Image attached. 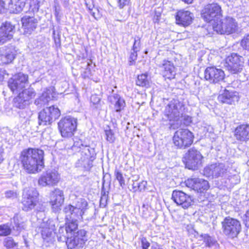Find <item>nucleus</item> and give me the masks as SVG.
Here are the masks:
<instances>
[{"label":"nucleus","instance_id":"f257e3e1","mask_svg":"<svg viewBox=\"0 0 249 249\" xmlns=\"http://www.w3.org/2000/svg\"><path fill=\"white\" fill-rule=\"evenodd\" d=\"M20 159L24 169L29 173H35L44 166V151L39 149L24 150Z\"/></svg>","mask_w":249,"mask_h":249},{"label":"nucleus","instance_id":"f03ea898","mask_svg":"<svg viewBox=\"0 0 249 249\" xmlns=\"http://www.w3.org/2000/svg\"><path fill=\"white\" fill-rule=\"evenodd\" d=\"M221 224L223 234L231 238L236 237L241 231L240 222L230 216L225 217Z\"/></svg>","mask_w":249,"mask_h":249},{"label":"nucleus","instance_id":"7ed1b4c3","mask_svg":"<svg viewBox=\"0 0 249 249\" xmlns=\"http://www.w3.org/2000/svg\"><path fill=\"white\" fill-rule=\"evenodd\" d=\"M88 205L87 201L85 199L81 198L77 199L72 205L66 206L63 211L67 217L82 218Z\"/></svg>","mask_w":249,"mask_h":249},{"label":"nucleus","instance_id":"20e7f679","mask_svg":"<svg viewBox=\"0 0 249 249\" xmlns=\"http://www.w3.org/2000/svg\"><path fill=\"white\" fill-rule=\"evenodd\" d=\"M201 18L207 22H217L222 17L221 7L217 3L206 5L201 12Z\"/></svg>","mask_w":249,"mask_h":249},{"label":"nucleus","instance_id":"39448f33","mask_svg":"<svg viewBox=\"0 0 249 249\" xmlns=\"http://www.w3.org/2000/svg\"><path fill=\"white\" fill-rule=\"evenodd\" d=\"M62 136L69 138L73 135V132L77 127V119L71 116H68L61 119L58 124Z\"/></svg>","mask_w":249,"mask_h":249},{"label":"nucleus","instance_id":"423d86ee","mask_svg":"<svg viewBox=\"0 0 249 249\" xmlns=\"http://www.w3.org/2000/svg\"><path fill=\"white\" fill-rule=\"evenodd\" d=\"M213 28L217 33L230 34L237 30L238 24L234 18L227 17L222 22L214 23L213 25Z\"/></svg>","mask_w":249,"mask_h":249},{"label":"nucleus","instance_id":"0eeeda50","mask_svg":"<svg viewBox=\"0 0 249 249\" xmlns=\"http://www.w3.org/2000/svg\"><path fill=\"white\" fill-rule=\"evenodd\" d=\"M184 105L177 99H173L166 107L164 115L170 121H178L181 115Z\"/></svg>","mask_w":249,"mask_h":249},{"label":"nucleus","instance_id":"6e6552de","mask_svg":"<svg viewBox=\"0 0 249 249\" xmlns=\"http://www.w3.org/2000/svg\"><path fill=\"white\" fill-rule=\"evenodd\" d=\"M38 193L34 188H28L24 190L22 195V209L29 211L33 209L37 202Z\"/></svg>","mask_w":249,"mask_h":249},{"label":"nucleus","instance_id":"1a4fd4ad","mask_svg":"<svg viewBox=\"0 0 249 249\" xmlns=\"http://www.w3.org/2000/svg\"><path fill=\"white\" fill-rule=\"evenodd\" d=\"M202 159L203 156L199 151L191 148L186 154L183 161L186 167L194 170L197 169L201 165Z\"/></svg>","mask_w":249,"mask_h":249},{"label":"nucleus","instance_id":"9d476101","mask_svg":"<svg viewBox=\"0 0 249 249\" xmlns=\"http://www.w3.org/2000/svg\"><path fill=\"white\" fill-rule=\"evenodd\" d=\"M60 115V111L57 107L53 106L46 107L38 114L39 124H50L58 119Z\"/></svg>","mask_w":249,"mask_h":249},{"label":"nucleus","instance_id":"9b49d317","mask_svg":"<svg viewBox=\"0 0 249 249\" xmlns=\"http://www.w3.org/2000/svg\"><path fill=\"white\" fill-rule=\"evenodd\" d=\"M35 95L36 92L33 89L23 90L14 99V107L18 108H24L30 104V100Z\"/></svg>","mask_w":249,"mask_h":249},{"label":"nucleus","instance_id":"f8f14e48","mask_svg":"<svg viewBox=\"0 0 249 249\" xmlns=\"http://www.w3.org/2000/svg\"><path fill=\"white\" fill-rule=\"evenodd\" d=\"M172 199L177 204L184 209H187L194 205V197L181 191L175 190L172 195Z\"/></svg>","mask_w":249,"mask_h":249},{"label":"nucleus","instance_id":"ddd939ff","mask_svg":"<svg viewBox=\"0 0 249 249\" xmlns=\"http://www.w3.org/2000/svg\"><path fill=\"white\" fill-rule=\"evenodd\" d=\"M244 60L242 56L232 53L226 59V67L233 73L240 72L244 66Z\"/></svg>","mask_w":249,"mask_h":249},{"label":"nucleus","instance_id":"4468645a","mask_svg":"<svg viewBox=\"0 0 249 249\" xmlns=\"http://www.w3.org/2000/svg\"><path fill=\"white\" fill-rule=\"evenodd\" d=\"M227 168L223 163H214L206 167L203 174L207 177L217 178L224 176L227 173Z\"/></svg>","mask_w":249,"mask_h":249},{"label":"nucleus","instance_id":"2eb2a0df","mask_svg":"<svg viewBox=\"0 0 249 249\" xmlns=\"http://www.w3.org/2000/svg\"><path fill=\"white\" fill-rule=\"evenodd\" d=\"M27 75L18 73L8 81V87L13 92H18L25 88L28 83Z\"/></svg>","mask_w":249,"mask_h":249},{"label":"nucleus","instance_id":"dca6fc26","mask_svg":"<svg viewBox=\"0 0 249 249\" xmlns=\"http://www.w3.org/2000/svg\"><path fill=\"white\" fill-rule=\"evenodd\" d=\"M60 179L59 175L55 170H48L39 178L38 182L42 186L55 185Z\"/></svg>","mask_w":249,"mask_h":249},{"label":"nucleus","instance_id":"f3484780","mask_svg":"<svg viewBox=\"0 0 249 249\" xmlns=\"http://www.w3.org/2000/svg\"><path fill=\"white\" fill-rule=\"evenodd\" d=\"M204 77L211 83H216L222 81L225 77V73L220 69L214 67L207 68L204 72Z\"/></svg>","mask_w":249,"mask_h":249},{"label":"nucleus","instance_id":"a211bd4d","mask_svg":"<svg viewBox=\"0 0 249 249\" xmlns=\"http://www.w3.org/2000/svg\"><path fill=\"white\" fill-rule=\"evenodd\" d=\"M15 26L10 22H5L0 27V45L10 41L13 37Z\"/></svg>","mask_w":249,"mask_h":249},{"label":"nucleus","instance_id":"6ab92c4d","mask_svg":"<svg viewBox=\"0 0 249 249\" xmlns=\"http://www.w3.org/2000/svg\"><path fill=\"white\" fill-rule=\"evenodd\" d=\"M186 185L197 192L200 193L207 190L209 187V183L207 180L199 178L188 179L186 181Z\"/></svg>","mask_w":249,"mask_h":249},{"label":"nucleus","instance_id":"aec40b11","mask_svg":"<svg viewBox=\"0 0 249 249\" xmlns=\"http://www.w3.org/2000/svg\"><path fill=\"white\" fill-rule=\"evenodd\" d=\"M41 235L43 239L47 242L52 241L53 238L55 225L53 221L48 220L41 225Z\"/></svg>","mask_w":249,"mask_h":249},{"label":"nucleus","instance_id":"412c9836","mask_svg":"<svg viewBox=\"0 0 249 249\" xmlns=\"http://www.w3.org/2000/svg\"><path fill=\"white\" fill-rule=\"evenodd\" d=\"M193 18V14L189 11L180 10L176 13V20L177 23L183 26H187L191 24Z\"/></svg>","mask_w":249,"mask_h":249},{"label":"nucleus","instance_id":"4be33fe9","mask_svg":"<svg viewBox=\"0 0 249 249\" xmlns=\"http://www.w3.org/2000/svg\"><path fill=\"white\" fill-rule=\"evenodd\" d=\"M218 100L222 103L232 105L239 101V97L237 92L225 89L223 93L218 96Z\"/></svg>","mask_w":249,"mask_h":249},{"label":"nucleus","instance_id":"5701e85b","mask_svg":"<svg viewBox=\"0 0 249 249\" xmlns=\"http://www.w3.org/2000/svg\"><path fill=\"white\" fill-rule=\"evenodd\" d=\"M159 67L162 69L163 76L165 78L170 79L174 78L176 75L175 67L172 62L163 60L159 64Z\"/></svg>","mask_w":249,"mask_h":249},{"label":"nucleus","instance_id":"b1692460","mask_svg":"<svg viewBox=\"0 0 249 249\" xmlns=\"http://www.w3.org/2000/svg\"><path fill=\"white\" fill-rule=\"evenodd\" d=\"M53 198L50 203L52 206V209L54 212L60 210V207L64 202V197L63 192L59 189H56L53 192Z\"/></svg>","mask_w":249,"mask_h":249},{"label":"nucleus","instance_id":"393cba45","mask_svg":"<svg viewBox=\"0 0 249 249\" xmlns=\"http://www.w3.org/2000/svg\"><path fill=\"white\" fill-rule=\"evenodd\" d=\"M15 56L13 49L3 47L0 48V60L3 64H9L12 62Z\"/></svg>","mask_w":249,"mask_h":249},{"label":"nucleus","instance_id":"a878e982","mask_svg":"<svg viewBox=\"0 0 249 249\" xmlns=\"http://www.w3.org/2000/svg\"><path fill=\"white\" fill-rule=\"evenodd\" d=\"M21 22L25 32L30 34L36 28L37 20L33 17L25 16L21 18Z\"/></svg>","mask_w":249,"mask_h":249},{"label":"nucleus","instance_id":"bb28decb","mask_svg":"<svg viewBox=\"0 0 249 249\" xmlns=\"http://www.w3.org/2000/svg\"><path fill=\"white\" fill-rule=\"evenodd\" d=\"M110 103L114 105V109L116 112H120L125 106V102L123 98L118 94H114L108 97Z\"/></svg>","mask_w":249,"mask_h":249},{"label":"nucleus","instance_id":"cd10ccee","mask_svg":"<svg viewBox=\"0 0 249 249\" xmlns=\"http://www.w3.org/2000/svg\"><path fill=\"white\" fill-rule=\"evenodd\" d=\"M235 136L239 140H249V125L243 124L238 126L235 129Z\"/></svg>","mask_w":249,"mask_h":249},{"label":"nucleus","instance_id":"c85d7f7f","mask_svg":"<svg viewBox=\"0 0 249 249\" xmlns=\"http://www.w3.org/2000/svg\"><path fill=\"white\" fill-rule=\"evenodd\" d=\"M81 218L67 217L66 215V222L65 228L70 235H72L78 229V219Z\"/></svg>","mask_w":249,"mask_h":249},{"label":"nucleus","instance_id":"c756f323","mask_svg":"<svg viewBox=\"0 0 249 249\" xmlns=\"http://www.w3.org/2000/svg\"><path fill=\"white\" fill-rule=\"evenodd\" d=\"M26 0H10L9 8L13 13H19L25 6Z\"/></svg>","mask_w":249,"mask_h":249},{"label":"nucleus","instance_id":"7c9ffc66","mask_svg":"<svg viewBox=\"0 0 249 249\" xmlns=\"http://www.w3.org/2000/svg\"><path fill=\"white\" fill-rule=\"evenodd\" d=\"M66 243L69 249H81L85 244L84 240L73 236L70 237Z\"/></svg>","mask_w":249,"mask_h":249},{"label":"nucleus","instance_id":"2f4dec72","mask_svg":"<svg viewBox=\"0 0 249 249\" xmlns=\"http://www.w3.org/2000/svg\"><path fill=\"white\" fill-rule=\"evenodd\" d=\"M136 83L137 86L148 88L150 86L151 81L150 77L145 73L138 75Z\"/></svg>","mask_w":249,"mask_h":249},{"label":"nucleus","instance_id":"473e14b6","mask_svg":"<svg viewBox=\"0 0 249 249\" xmlns=\"http://www.w3.org/2000/svg\"><path fill=\"white\" fill-rule=\"evenodd\" d=\"M177 137L180 140H193L194 136L193 133L188 129H179L176 132L174 138Z\"/></svg>","mask_w":249,"mask_h":249},{"label":"nucleus","instance_id":"72a5a7b5","mask_svg":"<svg viewBox=\"0 0 249 249\" xmlns=\"http://www.w3.org/2000/svg\"><path fill=\"white\" fill-rule=\"evenodd\" d=\"M50 91L49 90L44 91L42 95L35 101V104L40 107L47 104L51 100Z\"/></svg>","mask_w":249,"mask_h":249},{"label":"nucleus","instance_id":"f704fd0d","mask_svg":"<svg viewBox=\"0 0 249 249\" xmlns=\"http://www.w3.org/2000/svg\"><path fill=\"white\" fill-rule=\"evenodd\" d=\"M25 224L22 218L18 215H15L13 218V228L14 230L19 232L24 229Z\"/></svg>","mask_w":249,"mask_h":249},{"label":"nucleus","instance_id":"c9c22d12","mask_svg":"<svg viewBox=\"0 0 249 249\" xmlns=\"http://www.w3.org/2000/svg\"><path fill=\"white\" fill-rule=\"evenodd\" d=\"M70 234L69 233L65 227H61L59 228L57 233L58 240L60 242H66L70 238Z\"/></svg>","mask_w":249,"mask_h":249},{"label":"nucleus","instance_id":"e433bc0d","mask_svg":"<svg viewBox=\"0 0 249 249\" xmlns=\"http://www.w3.org/2000/svg\"><path fill=\"white\" fill-rule=\"evenodd\" d=\"M201 237L206 247L209 248L216 247L218 245L216 240L213 237L209 236L208 234H205L201 235Z\"/></svg>","mask_w":249,"mask_h":249},{"label":"nucleus","instance_id":"4c0bfd02","mask_svg":"<svg viewBox=\"0 0 249 249\" xmlns=\"http://www.w3.org/2000/svg\"><path fill=\"white\" fill-rule=\"evenodd\" d=\"M172 143L174 144L177 148H185L189 147L192 144L193 141H172Z\"/></svg>","mask_w":249,"mask_h":249},{"label":"nucleus","instance_id":"58836bf2","mask_svg":"<svg viewBox=\"0 0 249 249\" xmlns=\"http://www.w3.org/2000/svg\"><path fill=\"white\" fill-rule=\"evenodd\" d=\"M87 233L86 231L82 229L77 231V232H75L72 235L75 238H78L84 240V242L86 243V242L88 240Z\"/></svg>","mask_w":249,"mask_h":249},{"label":"nucleus","instance_id":"ea45409f","mask_svg":"<svg viewBox=\"0 0 249 249\" xmlns=\"http://www.w3.org/2000/svg\"><path fill=\"white\" fill-rule=\"evenodd\" d=\"M78 162L86 170H89L92 166V161L88 158H84L83 159L81 158L78 160Z\"/></svg>","mask_w":249,"mask_h":249},{"label":"nucleus","instance_id":"a19ab883","mask_svg":"<svg viewBox=\"0 0 249 249\" xmlns=\"http://www.w3.org/2000/svg\"><path fill=\"white\" fill-rule=\"evenodd\" d=\"M11 229L7 224L0 225V236H7L11 233Z\"/></svg>","mask_w":249,"mask_h":249},{"label":"nucleus","instance_id":"79ce46f5","mask_svg":"<svg viewBox=\"0 0 249 249\" xmlns=\"http://www.w3.org/2000/svg\"><path fill=\"white\" fill-rule=\"evenodd\" d=\"M104 131L107 140H112L115 139V133L113 131L110 129L109 126H107L105 128Z\"/></svg>","mask_w":249,"mask_h":249},{"label":"nucleus","instance_id":"37998d69","mask_svg":"<svg viewBox=\"0 0 249 249\" xmlns=\"http://www.w3.org/2000/svg\"><path fill=\"white\" fill-rule=\"evenodd\" d=\"M83 141H74L73 145L72 146V150L75 151H79L81 149H83L84 147H87V145H84L82 143Z\"/></svg>","mask_w":249,"mask_h":249},{"label":"nucleus","instance_id":"c03bdc74","mask_svg":"<svg viewBox=\"0 0 249 249\" xmlns=\"http://www.w3.org/2000/svg\"><path fill=\"white\" fill-rule=\"evenodd\" d=\"M4 246L7 248H14L16 246L17 244L12 237H7L4 239L3 242Z\"/></svg>","mask_w":249,"mask_h":249},{"label":"nucleus","instance_id":"a18cd8bd","mask_svg":"<svg viewBox=\"0 0 249 249\" xmlns=\"http://www.w3.org/2000/svg\"><path fill=\"white\" fill-rule=\"evenodd\" d=\"M114 174L116 178L119 182L120 186L123 187L125 185V181L122 174L117 170L115 171Z\"/></svg>","mask_w":249,"mask_h":249},{"label":"nucleus","instance_id":"49530a36","mask_svg":"<svg viewBox=\"0 0 249 249\" xmlns=\"http://www.w3.org/2000/svg\"><path fill=\"white\" fill-rule=\"evenodd\" d=\"M90 101L93 105H96L95 107L96 108L98 107V105L101 101L100 98L98 96H97L96 95H92L90 98Z\"/></svg>","mask_w":249,"mask_h":249},{"label":"nucleus","instance_id":"de8ad7c7","mask_svg":"<svg viewBox=\"0 0 249 249\" xmlns=\"http://www.w3.org/2000/svg\"><path fill=\"white\" fill-rule=\"evenodd\" d=\"M241 44L246 50H249V34L242 39Z\"/></svg>","mask_w":249,"mask_h":249},{"label":"nucleus","instance_id":"09e8293b","mask_svg":"<svg viewBox=\"0 0 249 249\" xmlns=\"http://www.w3.org/2000/svg\"><path fill=\"white\" fill-rule=\"evenodd\" d=\"M141 47V41L140 38L139 37H137V38L135 39V41L134 42V44L133 46L132 50H136L137 51H139Z\"/></svg>","mask_w":249,"mask_h":249},{"label":"nucleus","instance_id":"8fccbe9b","mask_svg":"<svg viewBox=\"0 0 249 249\" xmlns=\"http://www.w3.org/2000/svg\"><path fill=\"white\" fill-rule=\"evenodd\" d=\"M137 51L136 50H132V52H131L130 56H129V59H130V65H131L133 64L132 62L135 61L137 58Z\"/></svg>","mask_w":249,"mask_h":249},{"label":"nucleus","instance_id":"3c124183","mask_svg":"<svg viewBox=\"0 0 249 249\" xmlns=\"http://www.w3.org/2000/svg\"><path fill=\"white\" fill-rule=\"evenodd\" d=\"M90 14L96 20H98L101 17V15L99 12V11L97 8H95L92 11H91Z\"/></svg>","mask_w":249,"mask_h":249},{"label":"nucleus","instance_id":"603ef678","mask_svg":"<svg viewBox=\"0 0 249 249\" xmlns=\"http://www.w3.org/2000/svg\"><path fill=\"white\" fill-rule=\"evenodd\" d=\"M5 197L7 198H14L17 197V194L13 191H7L5 193Z\"/></svg>","mask_w":249,"mask_h":249},{"label":"nucleus","instance_id":"864d4df0","mask_svg":"<svg viewBox=\"0 0 249 249\" xmlns=\"http://www.w3.org/2000/svg\"><path fill=\"white\" fill-rule=\"evenodd\" d=\"M101 194L102 196L100 199V205H104L105 206L107 200V195L106 194L105 192H102Z\"/></svg>","mask_w":249,"mask_h":249},{"label":"nucleus","instance_id":"5fc2aeb1","mask_svg":"<svg viewBox=\"0 0 249 249\" xmlns=\"http://www.w3.org/2000/svg\"><path fill=\"white\" fill-rule=\"evenodd\" d=\"M142 247V249H148L150 247V243L147 240L146 238L142 237L141 239Z\"/></svg>","mask_w":249,"mask_h":249},{"label":"nucleus","instance_id":"6e6d98bb","mask_svg":"<svg viewBox=\"0 0 249 249\" xmlns=\"http://www.w3.org/2000/svg\"><path fill=\"white\" fill-rule=\"evenodd\" d=\"M127 16V14L126 12H124L123 11L122 12V14H121L120 12L119 13L116 14L115 17L117 18V20L118 21H123L125 19Z\"/></svg>","mask_w":249,"mask_h":249},{"label":"nucleus","instance_id":"4d7b16f0","mask_svg":"<svg viewBox=\"0 0 249 249\" xmlns=\"http://www.w3.org/2000/svg\"><path fill=\"white\" fill-rule=\"evenodd\" d=\"M129 1L130 0H118V6L120 9H122L124 6L127 5Z\"/></svg>","mask_w":249,"mask_h":249},{"label":"nucleus","instance_id":"13d9d810","mask_svg":"<svg viewBox=\"0 0 249 249\" xmlns=\"http://www.w3.org/2000/svg\"><path fill=\"white\" fill-rule=\"evenodd\" d=\"M142 215L143 217H146L148 215V205L143 204L142 208Z\"/></svg>","mask_w":249,"mask_h":249},{"label":"nucleus","instance_id":"bf43d9fd","mask_svg":"<svg viewBox=\"0 0 249 249\" xmlns=\"http://www.w3.org/2000/svg\"><path fill=\"white\" fill-rule=\"evenodd\" d=\"M245 215V218L244 219V222L245 226L247 227H249V209L247 211Z\"/></svg>","mask_w":249,"mask_h":249},{"label":"nucleus","instance_id":"052dcab7","mask_svg":"<svg viewBox=\"0 0 249 249\" xmlns=\"http://www.w3.org/2000/svg\"><path fill=\"white\" fill-rule=\"evenodd\" d=\"M132 188L135 191H136L138 190L140 191H142V188L141 187V185H138V183L136 182H133L132 184Z\"/></svg>","mask_w":249,"mask_h":249},{"label":"nucleus","instance_id":"680f3d73","mask_svg":"<svg viewBox=\"0 0 249 249\" xmlns=\"http://www.w3.org/2000/svg\"><path fill=\"white\" fill-rule=\"evenodd\" d=\"M4 149L0 146V164L4 160L3 158Z\"/></svg>","mask_w":249,"mask_h":249},{"label":"nucleus","instance_id":"e2e57ef3","mask_svg":"<svg viewBox=\"0 0 249 249\" xmlns=\"http://www.w3.org/2000/svg\"><path fill=\"white\" fill-rule=\"evenodd\" d=\"M184 120L186 121L187 125L192 122V118L188 115L184 116Z\"/></svg>","mask_w":249,"mask_h":249},{"label":"nucleus","instance_id":"0e129e2a","mask_svg":"<svg viewBox=\"0 0 249 249\" xmlns=\"http://www.w3.org/2000/svg\"><path fill=\"white\" fill-rule=\"evenodd\" d=\"M86 6H87V7L88 8V10L89 12V13L91 12V11H92L95 8L94 5H93L92 4H89L87 3H86Z\"/></svg>","mask_w":249,"mask_h":249},{"label":"nucleus","instance_id":"69168bd1","mask_svg":"<svg viewBox=\"0 0 249 249\" xmlns=\"http://www.w3.org/2000/svg\"><path fill=\"white\" fill-rule=\"evenodd\" d=\"M146 184V182L143 181L141 183H138V185H141V187L142 188V190L144 189Z\"/></svg>","mask_w":249,"mask_h":249},{"label":"nucleus","instance_id":"338daca9","mask_svg":"<svg viewBox=\"0 0 249 249\" xmlns=\"http://www.w3.org/2000/svg\"><path fill=\"white\" fill-rule=\"evenodd\" d=\"M65 7H66L69 3V0H60Z\"/></svg>","mask_w":249,"mask_h":249},{"label":"nucleus","instance_id":"774afa93","mask_svg":"<svg viewBox=\"0 0 249 249\" xmlns=\"http://www.w3.org/2000/svg\"><path fill=\"white\" fill-rule=\"evenodd\" d=\"M4 2L2 0H0V13L4 7Z\"/></svg>","mask_w":249,"mask_h":249}]
</instances>
